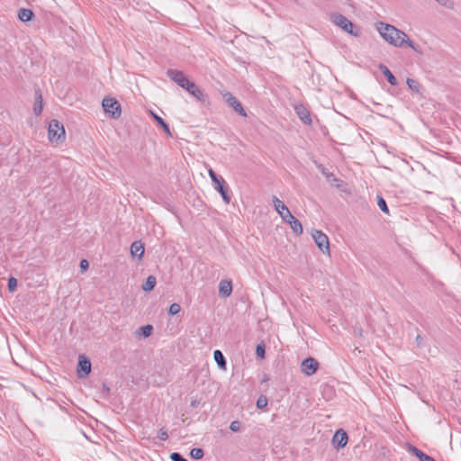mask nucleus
<instances>
[{
	"mask_svg": "<svg viewBox=\"0 0 461 461\" xmlns=\"http://www.w3.org/2000/svg\"><path fill=\"white\" fill-rule=\"evenodd\" d=\"M377 30L384 40H385L390 44L402 47L404 43L415 50L413 42L408 39V36L405 32L401 30L396 29L394 26L380 22L377 24Z\"/></svg>",
	"mask_w": 461,
	"mask_h": 461,
	"instance_id": "nucleus-1",
	"label": "nucleus"
},
{
	"mask_svg": "<svg viewBox=\"0 0 461 461\" xmlns=\"http://www.w3.org/2000/svg\"><path fill=\"white\" fill-rule=\"evenodd\" d=\"M49 139L51 142L62 143L66 139V131L63 124L53 119L49 123L48 129Z\"/></svg>",
	"mask_w": 461,
	"mask_h": 461,
	"instance_id": "nucleus-2",
	"label": "nucleus"
},
{
	"mask_svg": "<svg viewBox=\"0 0 461 461\" xmlns=\"http://www.w3.org/2000/svg\"><path fill=\"white\" fill-rule=\"evenodd\" d=\"M332 22L340 27L343 31L353 35L355 37L359 36L360 31L359 29L346 16L340 14H335L332 15Z\"/></svg>",
	"mask_w": 461,
	"mask_h": 461,
	"instance_id": "nucleus-3",
	"label": "nucleus"
},
{
	"mask_svg": "<svg viewBox=\"0 0 461 461\" xmlns=\"http://www.w3.org/2000/svg\"><path fill=\"white\" fill-rule=\"evenodd\" d=\"M208 173L214 188L221 194L224 203L227 204L230 203V196L229 194L228 187L224 179L218 176L212 168L209 169Z\"/></svg>",
	"mask_w": 461,
	"mask_h": 461,
	"instance_id": "nucleus-4",
	"label": "nucleus"
},
{
	"mask_svg": "<svg viewBox=\"0 0 461 461\" xmlns=\"http://www.w3.org/2000/svg\"><path fill=\"white\" fill-rule=\"evenodd\" d=\"M192 96H194L198 102H200L203 105H209L210 101L208 95L204 93V91L194 82L190 81L189 84H186L185 88Z\"/></svg>",
	"mask_w": 461,
	"mask_h": 461,
	"instance_id": "nucleus-5",
	"label": "nucleus"
},
{
	"mask_svg": "<svg viewBox=\"0 0 461 461\" xmlns=\"http://www.w3.org/2000/svg\"><path fill=\"white\" fill-rule=\"evenodd\" d=\"M103 108L106 113L111 114L113 119H118L121 116V105L117 100L112 97H105L102 102Z\"/></svg>",
	"mask_w": 461,
	"mask_h": 461,
	"instance_id": "nucleus-6",
	"label": "nucleus"
},
{
	"mask_svg": "<svg viewBox=\"0 0 461 461\" xmlns=\"http://www.w3.org/2000/svg\"><path fill=\"white\" fill-rule=\"evenodd\" d=\"M312 239L317 247L323 254L330 255V248L328 236L321 230H314L312 233Z\"/></svg>",
	"mask_w": 461,
	"mask_h": 461,
	"instance_id": "nucleus-7",
	"label": "nucleus"
},
{
	"mask_svg": "<svg viewBox=\"0 0 461 461\" xmlns=\"http://www.w3.org/2000/svg\"><path fill=\"white\" fill-rule=\"evenodd\" d=\"M167 76L181 88H185L186 84L188 85L191 81L183 71L177 69H167Z\"/></svg>",
	"mask_w": 461,
	"mask_h": 461,
	"instance_id": "nucleus-8",
	"label": "nucleus"
},
{
	"mask_svg": "<svg viewBox=\"0 0 461 461\" xmlns=\"http://www.w3.org/2000/svg\"><path fill=\"white\" fill-rule=\"evenodd\" d=\"M223 99L237 113L243 117H247V113L243 108L241 103L231 95L230 92L223 94Z\"/></svg>",
	"mask_w": 461,
	"mask_h": 461,
	"instance_id": "nucleus-9",
	"label": "nucleus"
},
{
	"mask_svg": "<svg viewBox=\"0 0 461 461\" xmlns=\"http://www.w3.org/2000/svg\"><path fill=\"white\" fill-rule=\"evenodd\" d=\"M319 362L312 357H306L301 364V371L307 376L312 375L319 369Z\"/></svg>",
	"mask_w": 461,
	"mask_h": 461,
	"instance_id": "nucleus-10",
	"label": "nucleus"
},
{
	"mask_svg": "<svg viewBox=\"0 0 461 461\" xmlns=\"http://www.w3.org/2000/svg\"><path fill=\"white\" fill-rule=\"evenodd\" d=\"M91 372V362L86 356H79L77 363V375L80 378L86 377Z\"/></svg>",
	"mask_w": 461,
	"mask_h": 461,
	"instance_id": "nucleus-11",
	"label": "nucleus"
},
{
	"mask_svg": "<svg viewBox=\"0 0 461 461\" xmlns=\"http://www.w3.org/2000/svg\"><path fill=\"white\" fill-rule=\"evenodd\" d=\"M348 440V437L347 432L344 429H339L333 435L332 444L336 448L339 449L347 445Z\"/></svg>",
	"mask_w": 461,
	"mask_h": 461,
	"instance_id": "nucleus-12",
	"label": "nucleus"
},
{
	"mask_svg": "<svg viewBox=\"0 0 461 461\" xmlns=\"http://www.w3.org/2000/svg\"><path fill=\"white\" fill-rule=\"evenodd\" d=\"M294 110L300 120L306 125H311L312 121L310 111L303 104H296Z\"/></svg>",
	"mask_w": 461,
	"mask_h": 461,
	"instance_id": "nucleus-13",
	"label": "nucleus"
},
{
	"mask_svg": "<svg viewBox=\"0 0 461 461\" xmlns=\"http://www.w3.org/2000/svg\"><path fill=\"white\" fill-rule=\"evenodd\" d=\"M273 203L275 205V209L280 215V217L283 219V221L286 220V215L292 214L289 211L288 207L280 201L276 196H273L272 198Z\"/></svg>",
	"mask_w": 461,
	"mask_h": 461,
	"instance_id": "nucleus-14",
	"label": "nucleus"
},
{
	"mask_svg": "<svg viewBox=\"0 0 461 461\" xmlns=\"http://www.w3.org/2000/svg\"><path fill=\"white\" fill-rule=\"evenodd\" d=\"M407 446H408L407 450L409 451V453L415 456L419 459V461H437L435 458L425 454L424 452H422L420 449H419L415 446H413L410 443H408Z\"/></svg>",
	"mask_w": 461,
	"mask_h": 461,
	"instance_id": "nucleus-15",
	"label": "nucleus"
},
{
	"mask_svg": "<svg viewBox=\"0 0 461 461\" xmlns=\"http://www.w3.org/2000/svg\"><path fill=\"white\" fill-rule=\"evenodd\" d=\"M284 221L290 225L291 229L297 236L303 233V225L301 221L297 220L293 214H287L286 220Z\"/></svg>",
	"mask_w": 461,
	"mask_h": 461,
	"instance_id": "nucleus-16",
	"label": "nucleus"
},
{
	"mask_svg": "<svg viewBox=\"0 0 461 461\" xmlns=\"http://www.w3.org/2000/svg\"><path fill=\"white\" fill-rule=\"evenodd\" d=\"M232 293V283L230 280H221L219 284V295L222 298L229 297Z\"/></svg>",
	"mask_w": 461,
	"mask_h": 461,
	"instance_id": "nucleus-17",
	"label": "nucleus"
},
{
	"mask_svg": "<svg viewBox=\"0 0 461 461\" xmlns=\"http://www.w3.org/2000/svg\"><path fill=\"white\" fill-rule=\"evenodd\" d=\"M131 254L133 258L141 259L144 255V247L140 240H136L131 245Z\"/></svg>",
	"mask_w": 461,
	"mask_h": 461,
	"instance_id": "nucleus-18",
	"label": "nucleus"
},
{
	"mask_svg": "<svg viewBox=\"0 0 461 461\" xmlns=\"http://www.w3.org/2000/svg\"><path fill=\"white\" fill-rule=\"evenodd\" d=\"M378 68H379V70L386 77L388 83L391 86H395L398 85V81H397L396 77L393 75V73L390 71V69L385 65L380 64Z\"/></svg>",
	"mask_w": 461,
	"mask_h": 461,
	"instance_id": "nucleus-19",
	"label": "nucleus"
},
{
	"mask_svg": "<svg viewBox=\"0 0 461 461\" xmlns=\"http://www.w3.org/2000/svg\"><path fill=\"white\" fill-rule=\"evenodd\" d=\"M42 95L40 89L35 91V102L33 105V113L35 115H40L42 112Z\"/></svg>",
	"mask_w": 461,
	"mask_h": 461,
	"instance_id": "nucleus-20",
	"label": "nucleus"
},
{
	"mask_svg": "<svg viewBox=\"0 0 461 461\" xmlns=\"http://www.w3.org/2000/svg\"><path fill=\"white\" fill-rule=\"evenodd\" d=\"M34 17V14L33 12L31 10V9H27V8H21L19 11H18V18L22 21V22H30L33 19Z\"/></svg>",
	"mask_w": 461,
	"mask_h": 461,
	"instance_id": "nucleus-21",
	"label": "nucleus"
},
{
	"mask_svg": "<svg viewBox=\"0 0 461 461\" xmlns=\"http://www.w3.org/2000/svg\"><path fill=\"white\" fill-rule=\"evenodd\" d=\"M213 357L218 366L222 370H226L227 362L222 352L219 349L214 350Z\"/></svg>",
	"mask_w": 461,
	"mask_h": 461,
	"instance_id": "nucleus-22",
	"label": "nucleus"
},
{
	"mask_svg": "<svg viewBox=\"0 0 461 461\" xmlns=\"http://www.w3.org/2000/svg\"><path fill=\"white\" fill-rule=\"evenodd\" d=\"M157 284V279L154 276H149L145 281V283L142 285V289L145 292H150L154 289L155 285Z\"/></svg>",
	"mask_w": 461,
	"mask_h": 461,
	"instance_id": "nucleus-23",
	"label": "nucleus"
},
{
	"mask_svg": "<svg viewBox=\"0 0 461 461\" xmlns=\"http://www.w3.org/2000/svg\"><path fill=\"white\" fill-rule=\"evenodd\" d=\"M406 83L409 86V88L413 91L414 93L420 94L422 86L421 85L413 78H407Z\"/></svg>",
	"mask_w": 461,
	"mask_h": 461,
	"instance_id": "nucleus-24",
	"label": "nucleus"
},
{
	"mask_svg": "<svg viewBox=\"0 0 461 461\" xmlns=\"http://www.w3.org/2000/svg\"><path fill=\"white\" fill-rule=\"evenodd\" d=\"M152 115H153V118L155 119V121L163 128L164 131L167 135L171 136L169 125L160 116H158L155 113H152Z\"/></svg>",
	"mask_w": 461,
	"mask_h": 461,
	"instance_id": "nucleus-25",
	"label": "nucleus"
},
{
	"mask_svg": "<svg viewBox=\"0 0 461 461\" xmlns=\"http://www.w3.org/2000/svg\"><path fill=\"white\" fill-rule=\"evenodd\" d=\"M204 455L203 449L201 447H194L190 451V456L193 459H201Z\"/></svg>",
	"mask_w": 461,
	"mask_h": 461,
	"instance_id": "nucleus-26",
	"label": "nucleus"
},
{
	"mask_svg": "<svg viewBox=\"0 0 461 461\" xmlns=\"http://www.w3.org/2000/svg\"><path fill=\"white\" fill-rule=\"evenodd\" d=\"M140 334L144 337V338H148L151 335L152 333V330H153V326L150 325V324H148V325H144V326H141L140 328Z\"/></svg>",
	"mask_w": 461,
	"mask_h": 461,
	"instance_id": "nucleus-27",
	"label": "nucleus"
},
{
	"mask_svg": "<svg viewBox=\"0 0 461 461\" xmlns=\"http://www.w3.org/2000/svg\"><path fill=\"white\" fill-rule=\"evenodd\" d=\"M377 204L383 212H384L386 214L389 213V208L387 206V203L382 196L377 197Z\"/></svg>",
	"mask_w": 461,
	"mask_h": 461,
	"instance_id": "nucleus-28",
	"label": "nucleus"
},
{
	"mask_svg": "<svg viewBox=\"0 0 461 461\" xmlns=\"http://www.w3.org/2000/svg\"><path fill=\"white\" fill-rule=\"evenodd\" d=\"M7 287L11 293H14L17 288V279L14 276H10L8 278Z\"/></svg>",
	"mask_w": 461,
	"mask_h": 461,
	"instance_id": "nucleus-29",
	"label": "nucleus"
},
{
	"mask_svg": "<svg viewBox=\"0 0 461 461\" xmlns=\"http://www.w3.org/2000/svg\"><path fill=\"white\" fill-rule=\"evenodd\" d=\"M180 310H181V306L178 303H174L170 304V306L168 308V313L173 316V315L177 314L180 312Z\"/></svg>",
	"mask_w": 461,
	"mask_h": 461,
	"instance_id": "nucleus-30",
	"label": "nucleus"
},
{
	"mask_svg": "<svg viewBox=\"0 0 461 461\" xmlns=\"http://www.w3.org/2000/svg\"><path fill=\"white\" fill-rule=\"evenodd\" d=\"M267 405V398L266 396L258 397L257 401V408L263 409Z\"/></svg>",
	"mask_w": 461,
	"mask_h": 461,
	"instance_id": "nucleus-31",
	"label": "nucleus"
},
{
	"mask_svg": "<svg viewBox=\"0 0 461 461\" xmlns=\"http://www.w3.org/2000/svg\"><path fill=\"white\" fill-rule=\"evenodd\" d=\"M256 354L258 357L264 358L265 357V345L258 344L256 348Z\"/></svg>",
	"mask_w": 461,
	"mask_h": 461,
	"instance_id": "nucleus-32",
	"label": "nucleus"
},
{
	"mask_svg": "<svg viewBox=\"0 0 461 461\" xmlns=\"http://www.w3.org/2000/svg\"><path fill=\"white\" fill-rule=\"evenodd\" d=\"M170 459L172 461H188L187 459H185L180 453L178 452H174L170 455Z\"/></svg>",
	"mask_w": 461,
	"mask_h": 461,
	"instance_id": "nucleus-33",
	"label": "nucleus"
},
{
	"mask_svg": "<svg viewBox=\"0 0 461 461\" xmlns=\"http://www.w3.org/2000/svg\"><path fill=\"white\" fill-rule=\"evenodd\" d=\"M158 438H159L162 441H165L168 438L167 431L164 428H162L158 430Z\"/></svg>",
	"mask_w": 461,
	"mask_h": 461,
	"instance_id": "nucleus-34",
	"label": "nucleus"
},
{
	"mask_svg": "<svg viewBox=\"0 0 461 461\" xmlns=\"http://www.w3.org/2000/svg\"><path fill=\"white\" fill-rule=\"evenodd\" d=\"M230 429L233 432H238L240 429V422L239 420H233L230 425Z\"/></svg>",
	"mask_w": 461,
	"mask_h": 461,
	"instance_id": "nucleus-35",
	"label": "nucleus"
},
{
	"mask_svg": "<svg viewBox=\"0 0 461 461\" xmlns=\"http://www.w3.org/2000/svg\"><path fill=\"white\" fill-rule=\"evenodd\" d=\"M80 269L82 272H85L89 267V262L86 259H82L79 264Z\"/></svg>",
	"mask_w": 461,
	"mask_h": 461,
	"instance_id": "nucleus-36",
	"label": "nucleus"
},
{
	"mask_svg": "<svg viewBox=\"0 0 461 461\" xmlns=\"http://www.w3.org/2000/svg\"><path fill=\"white\" fill-rule=\"evenodd\" d=\"M322 173L326 176L327 179L330 182H339V181L332 173H325L324 171H322Z\"/></svg>",
	"mask_w": 461,
	"mask_h": 461,
	"instance_id": "nucleus-37",
	"label": "nucleus"
},
{
	"mask_svg": "<svg viewBox=\"0 0 461 461\" xmlns=\"http://www.w3.org/2000/svg\"><path fill=\"white\" fill-rule=\"evenodd\" d=\"M416 342L418 344L419 347H421L422 346V343H423V339L420 335H417L416 337Z\"/></svg>",
	"mask_w": 461,
	"mask_h": 461,
	"instance_id": "nucleus-38",
	"label": "nucleus"
},
{
	"mask_svg": "<svg viewBox=\"0 0 461 461\" xmlns=\"http://www.w3.org/2000/svg\"><path fill=\"white\" fill-rule=\"evenodd\" d=\"M438 2L439 5H443V6H447V4L449 2V0H437Z\"/></svg>",
	"mask_w": 461,
	"mask_h": 461,
	"instance_id": "nucleus-39",
	"label": "nucleus"
},
{
	"mask_svg": "<svg viewBox=\"0 0 461 461\" xmlns=\"http://www.w3.org/2000/svg\"><path fill=\"white\" fill-rule=\"evenodd\" d=\"M103 391L109 393L110 388L106 384H103Z\"/></svg>",
	"mask_w": 461,
	"mask_h": 461,
	"instance_id": "nucleus-40",
	"label": "nucleus"
},
{
	"mask_svg": "<svg viewBox=\"0 0 461 461\" xmlns=\"http://www.w3.org/2000/svg\"><path fill=\"white\" fill-rule=\"evenodd\" d=\"M198 404H199V402H198V401H196V400H194V401H192V402H191V406H192V407H197V406H198Z\"/></svg>",
	"mask_w": 461,
	"mask_h": 461,
	"instance_id": "nucleus-41",
	"label": "nucleus"
},
{
	"mask_svg": "<svg viewBox=\"0 0 461 461\" xmlns=\"http://www.w3.org/2000/svg\"><path fill=\"white\" fill-rule=\"evenodd\" d=\"M357 334H358V335H361V334H362V330H360L359 331H357Z\"/></svg>",
	"mask_w": 461,
	"mask_h": 461,
	"instance_id": "nucleus-42",
	"label": "nucleus"
}]
</instances>
